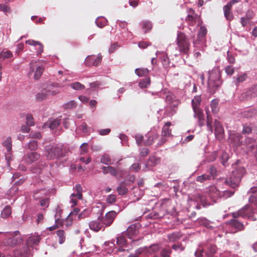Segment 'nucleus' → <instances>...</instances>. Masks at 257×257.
I'll list each match as a JSON object with an SVG mask.
<instances>
[{"label": "nucleus", "mask_w": 257, "mask_h": 257, "mask_svg": "<svg viewBox=\"0 0 257 257\" xmlns=\"http://www.w3.org/2000/svg\"><path fill=\"white\" fill-rule=\"evenodd\" d=\"M41 239L40 235L38 234H33L27 240L26 245H20L19 249H17V251H19L17 254V256L19 257H30V247H33L34 245H38Z\"/></svg>", "instance_id": "1"}, {"label": "nucleus", "mask_w": 257, "mask_h": 257, "mask_svg": "<svg viewBox=\"0 0 257 257\" xmlns=\"http://www.w3.org/2000/svg\"><path fill=\"white\" fill-rule=\"evenodd\" d=\"M220 72L218 69H214L209 72L208 85L210 92L214 93L216 89L221 84Z\"/></svg>", "instance_id": "2"}, {"label": "nucleus", "mask_w": 257, "mask_h": 257, "mask_svg": "<svg viewBox=\"0 0 257 257\" xmlns=\"http://www.w3.org/2000/svg\"><path fill=\"white\" fill-rule=\"evenodd\" d=\"M177 44L181 53L184 54L188 53L189 50L190 43L184 34L181 32L178 34Z\"/></svg>", "instance_id": "3"}, {"label": "nucleus", "mask_w": 257, "mask_h": 257, "mask_svg": "<svg viewBox=\"0 0 257 257\" xmlns=\"http://www.w3.org/2000/svg\"><path fill=\"white\" fill-rule=\"evenodd\" d=\"M172 125L170 121L166 122L162 127L161 136L159 137L158 142L157 143V147L162 146L167 141V138L172 137V130L170 126Z\"/></svg>", "instance_id": "4"}, {"label": "nucleus", "mask_w": 257, "mask_h": 257, "mask_svg": "<svg viewBox=\"0 0 257 257\" xmlns=\"http://www.w3.org/2000/svg\"><path fill=\"white\" fill-rule=\"evenodd\" d=\"M187 12L188 15L185 20L189 25L194 26L196 22L199 21L200 17L195 13V11L192 9H189Z\"/></svg>", "instance_id": "5"}, {"label": "nucleus", "mask_w": 257, "mask_h": 257, "mask_svg": "<svg viewBox=\"0 0 257 257\" xmlns=\"http://www.w3.org/2000/svg\"><path fill=\"white\" fill-rule=\"evenodd\" d=\"M102 56L98 54L97 57L94 55L88 56L85 60V64L87 66H98L101 62Z\"/></svg>", "instance_id": "6"}, {"label": "nucleus", "mask_w": 257, "mask_h": 257, "mask_svg": "<svg viewBox=\"0 0 257 257\" xmlns=\"http://www.w3.org/2000/svg\"><path fill=\"white\" fill-rule=\"evenodd\" d=\"M117 213L115 211H109L105 214L104 217L102 220L103 224H104L105 227L109 226L112 223Z\"/></svg>", "instance_id": "7"}, {"label": "nucleus", "mask_w": 257, "mask_h": 257, "mask_svg": "<svg viewBox=\"0 0 257 257\" xmlns=\"http://www.w3.org/2000/svg\"><path fill=\"white\" fill-rule=\"evenodd\" d=\"M89 226L91 230L95 232H98L102 229L104 230L105 228V226L103 224L102 221L99 217L97 220L90 222Z\"/></svg>", "instance_id": "8"}, {"label": "nucleus", "mask_w": 257, "mask_h": 257, "mask_svg": "<svg viewBox=\"0 0 257 257\" xmlns=\"http://www.w3.org/2000/svg\"><path fill=\"white\" fill-rule=\"evenodd\" d=\"M238 2L237 0H232L223 7L224 14L226 19L229 21L233 19V15L231 13V9L233 5Z\"/></svg>", "instance_id": "9"}, {"label": "nucleus", "mask_w": 257, "mask_h": 257, "mask_svg": "<svg viewBox=\"0 0 257 257\" xmlns=\"http://www.w3.org/2000/svg\"><path fill=\"white\" fill-rule=\"evenodd\" d=\"M215 135L216 139L219 141L222 140L224 137V129L220 122L217 120L214 121Z\"/></svg>", "instance_id": "10"}, {"label": "nucleus", "mask_w": 257, "mask_h": 257, "mask_svg": "<svg viewBox=\"0 0 257 257\" xmlns=\"http://www.w3.org/2000/svg\"><path fill=\"white\" fill-rule=\"evenodd\" d=\"M242 136L240 134L233 133L230 135L229 141L233 146L237 147L242 143Z\"/></svg>", "instance_id": "11"}, {"label": "nucleus", "mask_w": 257, "mask_h": 257, "mask_svg": "<svg viewBox=\"0 0 257 257\" xmlns=\"http://www.w3.org/2000/svg\"><path fill=\"white\" fill-rule=\"evenodd\" d=\"M61 124V119L57 118L56 119H50L47 122H45L43 128H45L47 127L51 130H54L57 128Z\"/></svg>", "instance_id": "12"}, {"label": "nucleus", "mask_w": 257, "mask_h": 257, "mask_svg": "<svg viewBox=\"0 0 257 257\" xmlns=\"http://www.w3.org/2000/svg\"><path fill=\"white\" fill-rule=\"evenodd\" d=\"M26 43L29 45L34 46L36 50L37 55L41 54L43 52V45L39 41H36L33 40H29L26 41Z\"/></svg>", "instance_id": "13"}, {"label": "nucleus", "mask_w": 257, "mask_h": 257, "mask_svg": "<svg viewBox=\"0 0 257 257\" xmlns=\"http://www.w3.org/2000/svg\"><path fill=\"white\" fill-rule=\"evenodd\" d=\"M234 168L235 170L232 172V175L240 181L241 179L245 173V169L244 167L242 166L234 167Z\"/></svg>", "instance_id": "14"}, {"label": "nucleus", "mask_w": 257, "mask_h": 257, "mask_svg": "<svg viewBox=\"0 0 257 257\" xmlns=\"http://www.w3.org/2000/svg\"><path fill=\"white\" fill-rule=\"evenodd\" d=\"M139 233V230L135 224L130 225L126 230L125 235L128 238L132 239Z\"/></svg>", "instance_id": "15"}, {"label": "nucleus", "mask_w": 257, "mask_h": 257, "mask_svg": "<svg viewBox=\"0 0 257 257\" xmlns=\"http://www.w3.org/2000/svg\"><path fill=\"white\" fill-rule=\"evenodd\" d=\"M228 224L236 229V231H241L244 229V225L237 219H232L228 221Z\"/></svg>", "instance_id": "16"}, {"label": "nucleus", "mask_w": 257, "mask_h": 257, "mask_svg": "<svg viewBox=\"0 0 257 257\" xmlns=\"http://www.w3.org/2000/svg\"><path fill=\"white\" fill-rule=\"evenodd\" d=\"M194 113V117L197 118L200 126H202L204 122V116L203 110L200 108L193 109Z\"/></svg>", "instance_id": "17"}, {"label": "nucleus", "mask_w": 257, "mask_h": 257, "mask_svg": "<svg viewBox=\"0 0 257 257\" xmlns=\"http://www.w3.org/2000/svg\"><path fill=\"white\" fill-rule=\"evenodd\" d=\"M160 137L157 133H152L149 135L147 140L144 141V144L147 146L151 145L155 142L156 140L158 143Z\"/></svg>", "instance_id": "18"}, {"label": "nucleus", "mask_w": 257, "mask_h": 257, "mask_svg": "<svg viewBox=\"0 0 257 257\" xmlns=\"http://www.w3.org/2000/svg\"><path fill=\"white\" fill-rule=\"evenodd\" d=\"M240 181L233 175L228 178H227L225 181L226 184L228 185L232 188L237 187L239 184Z\"/></svg>", "instance_id": "19"}, {"label": "nucleus", "mask_w": 257, "mask_h": 257, "mask_svg": "<svg viewBox=\"0 0 257 257\" xmlns=\"http://www.w3.org/2000/svg\"><path fill=\"white\" fill-rule=\"evenodd\" d=\"M40 158V155L37 152H32L28 154L26 158V162L31 164L37 161Z\"/></svg>", "instance_id": "20"}, {"label": "nucleus", "mask_w": 257, "mask_h": 257, "mask_svg": "<svg viewBox=\"0 0 257 257\" xmlns=\"http://www.w3.org/2000/svg\"><path fill=\"white\" fill-rule=\"evenodd\" d=\"M251 212V208L250 206L246 205L240 209V215L242 217H249Z\"/></svg>", "instance_id": "21"}, {"label": "nucleus", "mask_w": 257, "mask_h": 257, "mask_svg": "<svg viewBox=\"0 0 257 257\" xmlns=\"http://www.w3.org/2000/svg\"><path fill=\"white\" fill-rule=\"evenodd\" d=\"M56 234L58 237V242L60 244L65 242L66 239V233L64 230L59 229L56 231Z\"/></svg>", "instance_id": "22"}, {"label": "nucleus", "mask_w": 257, "mask_h": 257, "mask_svg": "<svg viewBox=\"0 0 257 257\" xmlns=\"http://www.w3.org/2000/svg\"><path fill=\"white\" fill-rule=\"evenodd\" d=\"M250 95L251 97H255L257 96V84L253 86L246 93H243L241 95L242 98L245 97L246 96Z\"/></svg>", "instance_id": "23"}, {"label": "nucleus", "mask_w": 257, "mask_h": 257, "mask_svg": "<svg viewBox=\"0 0 257 257\" xmlns=\"http://www.w3.org/2000/svg\"><path fill=\"white\" fill-rule=\"evenodd\" d=\"M201 101L202 99L201 96L197 95L195 96L192 99V106L193 109L200 108V105L201 104Z\"/></svg>", "instance_id": "24"}, {"label": "nucleus", "mask_w": 257, "mask_h": 257, "mask_svg": "<svg viewBox=\"0 0 257 257\" xmlns=\"http://www.w3.org/2000/svg\"><path fill=\"white\" fill-rule=\"evenodd\" d=\"M160 158L155 156H151L149 157L148 160V165L151 167H154L158 164L160 162Z\"/></svg>", "instance_id": "25"}, {"label": "nucleus", "mask_w": 257, "mask_h": 257, "mask_svg": "<svg viewBox=\"0 0 257 257\" xmlns=\"http://www.w3.org/2000/svg\"><path fill=\"white\" fill-rule=\"evenodd\" d=\"M75 190L77 192L76 194L73 193L71 194V197H76L78 199L81 200L82 199V188L80 184H76L74 187Z\"/></svg>", "instance_id": "26"}, {"label": "nucleus", "mask_w": 257, "mask_h": 257, "mask_svg": "<svg viewBox=\"0 0 257 257\" xmlns=\"http://www.w3.org/2000/svg\"><path fill=\"white\" fill-rule=\"evenodd\" d=\"M191 200H193L196 202H200L202 205L205 207L206 205L204 202L205 201L204 197L200 194H196L193 195L190 199Z\"/></svg>", "instance_id": "27"}, {"label": "nucleus", "mask_w": 257, "mask_h": 257, "mask_svg": "<svg viewBox=\"0 0 257 257\" xmlns=\"http://www.w3.org/2000/svg\"><path fill=\"white\" fill-rule=\"evenodd\" d=\"M44 67L43 66H37L36 68V71L34 74V79L35 80H38L40 78L41 76L43 74L44 70Z\"/></svg>", "instance_id": "28"}, {"label": "nucleus", "mask_w": 257, "mask_h": 257, "mask_svg": "<svg viewBox=\"0 0 257 257\" xmlns=\"http://www.w3.org/2000/svg\"><path fill=\"white\" fill-rule=\"evenodd\" d=\"M53 151L55 152V154L56 158L63 157L65 156V153L63 152V149L60 147H55L53 148Z\"/></svg>", "instance_id": "29"}, {"label": "nucleus", "mask_w": 257, "mask_h": 257, "mask_svg": "<svg viewBox=\"0 0 257 257\" xmlns=\"http://www.w3.org/2000/svg\"><path fill=\"white\" fill-rule=\"evenodd\" d=\"M11 208L10 206H6L1 212V217L3 218H7L11 214Z\"/></svg>", "instance_id": "30"}, {"label": "nucleus", "mask_w": 257, "mask_h": 257, "mask_svg": "<svg viewBox=\"0 0 257 257\" xmlns=\"http://www.w3.org/2000/svg\"><path fill=\"white\" fill-rule=\"evenodd\" d=\"M119 195H123L125 194L127 191V189L125 187L124 182H121L119 186L116 189Z\"/></svg>", "instance_id": "31"}, {"label": "nucleus", "mask_w": 257, "mask_h": 257, "mask_svg": "<svg viewBox=\"0 0 257 257\" xmlns=\"http://www.w3.org/2000/svg\"><path fill=\"white\" fill-rule=\"evenodd\" d=\"M216 246L214 245H210L207 247V250L206 252V255L208 257H212L216 253Z\"/></svg>", "instance_id": "32"}, {"label": "nucleus", "mask_w": 257, "mask_h": 257, "mask_svg": "<svg viewBox=\"0 0 257 257\" xmlns=\"http://www.w3.org/2000/svg\"><path fill=\"white\" fill-rule=\"evenodd\" d=\"M14 235L12 237H9L7 239V243L8 245L14 247L16 245V238L15 235H16V231L14 232Z\"/></svg>", "instance_id": "33"}, {"label": "nucleus", "mask_w": 257, "mask_h": 257, "mask_svg": "<svg viewBox=\"0 0 257 257\" xmlns=\"http://www.w3.org/2000/svg\"><path fill=\"white\" fill-rule=\"evenodd\" d=\"M149 71L147 68H137L135 70V73L140 77L147 75Z\"/></svg>", "instance_id": "34"}, {"label": "nucleus", "mask_w": 257, "mask_h": 257, "mask_svg": "<svg viewBox=\"0 0 257 257\" xmlns=\"http://www.w3.org/2000/svg\"><path fill=\"white\" fill-rule=\"evenodd\" d=\"M13 54L12 52L7 50H3L2 52H0V59H5L7 58H9L12 57Z\"/></svg>", "instance_id": "35"}, {"label": "nucleus", "mask_w": 257, "mask_h": 257, "mask_svg": "<svg viewBox=\"0 0 257 257\" xmlns=\"http://www.w3.org/2000/svg\"><path fill=\"white\" fill-rule=\"evenodd\" d=\"M218 101L217 99H213L212 100L210 106L212 111L214 113H216L218 110L219 108L218 107Z\"/></svg>", "instance_id": "36"}, {"label": "nucleus", "mask_w": 257, "mask_h": 257, "mask_svg": "<svg viewBox=\"0 0 257 257\" xmlns=\"http://www.w3.org/2000/svg\"><path fill=\"white\" fill-rule=\"evenodd\" d=\"M70 86L72 89L76 90H83L85 88L84 85L78 82L72 83Z\"/></svg>", "instance_id": "37"}, {"label": "nucleus", "mask_w": 257, "mask_h": 257, "mask_svg": "<svg viewBox=\"0 0 257 257\" xmlns=\"http://www.w3.org/2000/svg\"><path fill=\"white\" fill-rule=\"evenodd\" d=\"M90 210L88 209H85L78 214V218L79 220L84 219L85 218L88 217L90 215Z\"/></svg>", "instance_id": "38"}, {"label": "nucleus", "mask_w": 257, "mask_h": 257, "mask_svg": "<svg viewBox=\"0 0 257 257\" xmlns=\"http://www.w3.org/2000/svg\"><path fill=\"white\" fill-rule=\"evenodd\" d=\"M152 28V25L151 22L149 21H145L142 23V29L145 33H147L151 30Z\"/></svg>", "instance_id": "39"}, {"label": "nucleus", "mask_w": 257, "mask_h": 257, "mask_svg": "<svg viewBox=\"0 0 257 257\" xmlns=\"http://www.w3.org/2000/svg\"><path fill=\"white\" fill-rule=\"evenodd\" d=\"M3 145L5 147L8 152H10L12 150V140L10 137H8L3 143Z\"/></svg>", "instance_id": "40"}, {"label": "nucleus", "mask_w": 257, "mask_h": 257, "mask_svg": "<svg viewBox=\"0 0 257 257\" xmlns=\"http://www.w3.org/2000/svg\"><path fill=\"white\" fill-rule=\"evenodd\" d=\"M77 106V103L74 100H71L65 103L63 105V107L66 109H71L75 108Z\"/></svg>", "instance_id": "41"}, {"label": "nucleus", "mask_w": 257, "mask_h": 257, "mask_svg": "<svg viewBox=\"0 0 257 257\" xmlns=\"http://www.w3.org/2000/svg\"><path fill=\"white\" fill-rule=\"evenodd\" d=\"M151 80L150 78H146L141 80L139 83V86L141 88H147L150 85Z\"/></svg>", "instance_id": "42"}, {"label": "nucleus", "mask_w": 257, "mask_h": 257, "mask_svg": "<svg viewBox=\"0 0 257 257\" xmlns=\"http://www.w3.org/2000/svg\"><path fill=\"white\" fill-rule=\"evenodd\" d=\"M221 163L224 166H226V163L229 159L228 154L225 152H223L220 157Z\"/></svg>", "instance_id": "43"}, {"label": "nucleus", "mask_w": 257, "mask_h": 257, "mask_svg": "<svg viewBox=\"0 0 257 257\" xmlns=\"http://www.w3.org/2000/svg\"><path fill=\"white\" fill-rule=\"evenodd\" d=\"M126 242V239L124 236L121 235L117 238L116 243L120 247H123Z\"/></svg>", "instance_id": "44"}, {"label": "nucleus", "mask_w": 257, "mask_h": 257, "mask_svg": "<svg viewBox=\"0 0 257 257\" xmlns=\"http://www.w3.org/2000/svg\"><path fill=\"white\" fill-rule=\"evenodd\" d=\"M253 194L250 197L251 203L257 204V187L252 189Z\"/></svg>", "instance_id": "45"}, {"label": "nucleus", "mask_w": 257, "mask_h": 257, "mask_svg": "<svg viewBox=\"0 0 257 257\" xmlns=\"http://www.w3.org/2000/svg\"><path fill=\"white\" fill-rule=\"evenodd\" d=\"M168 239L170 241H175L177 239H179L180 235L178 233H172L171 234H169L167 236Z\"/></svg>", "instance_id": "46"}, {"label": "nucleus", "mask_w": 257, "mask_h": 257, "mask_svg": "<svg viewBox=\"0 0 257 257\" xmlns=\"http://www.w3.org/2000/svg\"><path fill=\"white\" fill-rule=\"evenodd\" d=\"M100 162L101 163H103L105 165L110 164V158L108 155L104 154L102 156L100 159Z\"/></svg>", "instance_id": "47"}, {"label": "nucleus", "mask_w": 257, "mask_h": 257, "mask_svg": "<svg viewBox=\"0 0 257 257\" xmlns=\"http://www.w3.org/2000/svg\"><path fill=\"white\" fill-rule=\"evenodd\" d=\"M26 123L29 126H33L35 124L34 118L32 114H27L26 116Z\"/></svg>", "instance_id": "48"}, {"label": "nucleus", "mask_w": 257, "mask_h": 257, "mask_svg": "<svg viewBox=\"0 0 257 257\" xmlns=\"http://www.w3.org/2000/svg\"><path fill=\"white\" fill-rule=\"evenodd\" d=\"M55 152L53 151V148H51L47 151V153L46 154L48 159L53 160L56 158Z\"/></svg>", "instance_id": "49"}, {"label": "nucleus", "mask_w": 257, "mask_h": 257, "mask_svg": "<svg viewBox=\"0 0 257 257\" xmlns=\"http://www.w3.org/2000/svg\"><path fill=\"white\" fill-rule=\"evenodd\" d=\"M210 176L207 174H203L199 176L196 178V180L198 182H203L204 181L210 179Z\"/></svg>", "instance_id": "50"}, {"label": "nucleus", "mask_w": 257, "mask_h": 257, "mask_svg": "<svg viewBox=\"0 0 257 257\" xmlns=\"http://www.w3.org/2000/svg\"><path fill=\"white\" fill-rule=\"evenodd\" d=\"M36 97L38 101H42L48 98V94L45 91L39 93L36 95Z\"/></svg>", "instance_id": "51"}, {"label": "nucleus", "mask_w": 257, "mask_h": 257, "mask_svg": "<svg viewBox=\"0 0 257 257\" xmlns=\"http://www.w3.org/2000/svg\"><path fill=\"white\" fill-rule=\"evenodd\" d=\"M207 34V29L204 26H201L200 27V30L198 34V37L199 38H201L204 37Z\"/></svg>", "instance_id": "52"}, {"label": "nucleus", "mask_w": 257, "mask_h": 257, "mask_svg": "<svg viewBox=\"0 0 257 257\" xmlns=\"http://www.w3.org/2000/svg\"><path fill=\"white\" fill-rule=\"evenodd\" d=\"M45 92L48 94V96L49 95H55L59 92L58 90L54 89L53 88H48L45 90Z\"/></svg>", "instance_id": "53"}, {"label": "nucleus", "mask_w": 257, "mask_h": 257, "mask_svg": "<svg viewBox=\"0 0 257 257\" xmlns=\"http://www.w3.org/2000/svg\"><path fill=\"white\" fill-rule=\"evenodd\" d=\"M141 169V165L139 163H134L130 168L131 171L138 172Z\"/></svg>", "instance_id": "54"}, {"label": "nucleus", "mask_w": 257, "mask_h": 257, "mask_svg": "<svg viewBox=\"0 0 257 257\" xmlns=\"http://www.w3.org/2000/svg\"><path fill=\"white\" fill-rule=\"evenodd\" d=\"M29 148L31 150H35L37 149L38 147V143L37 141L33 140L29 142Z\"/></svg>", "instance_id": "55"}, {"label": "nucleus", "mask_w": 257, "mask_h": 257, "mask_svg": "<svg viewBox=\"0 0 257 257\" xmlns=\"http://www.w3.org/2000/svg\"><path fill=\"white\" fill-rule=\"evenodd\" d=\"M0 11L7 14L10 12V8L6 5L0 4Z\"/></svg>", "instance_id": "56"}, {"label": "nucleus", "mask_w": 257, "mask_h": 257, "mask_svg": "<svg viewBox=\"0 0 257 257\" xmlns=\"http://www.w3.org/2000/svg\"><path fill=\"white\" fill-rule=\"evenodd\" d=\"M171 250H168L167 249H163L161 252V255L162 257H170L171 253Z\"/></svg>", "instance_id": "57"}, {"label": "nucleus", "mask_w": 257, "mask_h": 257, "mask_svg": "<svg viewBox=\"0 0 257 257\" xmlns=\"http://www.w3.org/2000/svg\"><path fill=\"white\" fill-rule=\"evenodd\" d=\"M108 203L112 204L116 201V196L114 195H109L106 199Z\"/></svg>", "instance_id": "58"}, {"label": "nucleus", "mask_w": 257, "mask_h": 257, "mask_svg": "<svg viewBox=\"0 0 257 257\" xmlns=\"http://www.w3.org/2000/svg\"><path fill=\"white\" fill-rule=\"evenodd\" d=\"M137 144L139 146H141L143 140V136L142 135H137L135 137Z\"/></svg>", "instance_id": "59"}, {"label": "nucleus", "mask_w": 257, "mask_h": 257, "mask_svg": "<svg viewBox=\"0 0 257 257\" xmlns=\"http://www.w3.org/2000/svg\"><path fill=\"white\" fill-rule=\"evenodd\" d=\"M225 72L228 75H231L234 73V68L231 66H227L225 68Z\"/></svg>", "instance_id": "60"}, {"label": "nucleus", "mask_w": 257, "mask_h": 257, "mask_svg": "<svg viewBox=\"0 0 257 257\" xmlns=\"http://www.w3.org/2000/svg\"><path fill=\"white\" fill-rule=\"evenodd\" d=\"M247 78V75L246 74H243L242 75H240L237 78V82L238 83L243 82Z\"/></svg>", "instance_id": "61"}, {"label": "nucleus", "mask_w": 257, "mask_h": 257, "mask_svg": "<svg viewBox=\"0 0 257 257\" xmlns=\"http://www.w3.org/2000/svg\"><path fill=\"white\" fill-rule=\"evenodd\" d=\"M81 154H84L87 152L88 144L87 143H83L80 147Z\"/></svg>", "instance_id": "62"}, {"label": "nucleus", "mask_w": 257, "mask_h": 257, "mask_svg": "<svg viewBox=\"0 0 257 257\" xmlns=\"http://www.w3.org/2000/svg\"><path fill=\"white\" fill-rule=\"evenodd\" d=\"M29 137L31 138L41 139L42 138L41 134L40 132H31L29 135Z\"/></svg>", "instance_id": "63"}, {"label": "nucleus", "mask_w": 257, "mask_h": 257, "mask_svg": "<svg viewBox=\"0 0 257 257\" xmlns=\"http://www.w3.org/2000/svg\"><path fill=\"white\" fill-rule=\"evenodd\" d=\"M227 55L228 62L230 63H234L235 62V58L233 55L230 52H227Z\"/></svg>", "instance_id": "64"}]
</instances>
